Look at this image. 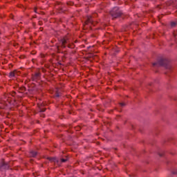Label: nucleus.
I'll return each instance as SVG.
<instances>
[{
	"label": "nucleus",
	"instance_id": "f257e3e1",
	"mask_svg": "<svg viewBox=\"0 0 177 177\" xmlns=\"http://www.w3.org/2000/svg\"><path fill=\"white\" fill-rule=\"evenodd\" d=\"M68 39L67 37H64L62 40V48H66V44H67Z\"/></svg>",
	"mask_w": 177,
	"mask_h": 177
},
{
	"label": "nucleus",
	"instance_id": "f03ea898",
	"mask_svg": "<svg viewBox=\"0 0 177 177\" xmlns=\"http://www.w3.org/2000/svg\"><path fill=\"white\" fill-rule=\"evenodd\" d=\"M89 23H92L91 17H88L87 20L85 21V24H89Z\"/></svg>",
	"mask_w": 177,
	"mask_h": 177
},
{
	"label": "nucleus",
	"instance_id": "7ed1b4c3",
	"mask_svg": "<svg viewBox=\"0 0 177 177\" xmlns=\"http://www.w3.org/2000/svg\"><path fill=\"white\" fill-rule=\"evenodd\" d=\"M111 15L113 16V17L117 18V17H120V16H121L120 13L118 14H111Z\"/></svg>",
	"mask_w": 177,
	"mask_h": 177
},
{
	"label": "nucleus",
	"instance_id": "20e7f679",
	"mask_svg": "<svg viewBox=\"0 0 177 177\" xmlns=\"http://www.w3.org/2000/svg\"><path fill=\"white\" fill-rule=\"evenodd\" d=\"M15 71L10 72L9 73V77H15Z\"/></svg>",
	"mask_w": 177,
	"mask_h": 177
},
{
	"label": "nucleus",
	"instance_id": "39448f33",
	"mask_svg": "<svg viewBox=\"0 0 177 177\" xmlns=\"http://www.w3.org/2000/svg\"><path fill=\"white\" fill-rule=\"evenodd\" d=\"M50 161H56V158H48Z\"/></svg>",
	"mask_w": 177,
	"mask_h": 177
},
{
	"label": "nucleus",
	"instance_id": "423d86ee",
	"mask_svg": "<svg viewBox=\"0 0 177 177\" xmlns=\"http://www.w3.org/2000/svg\"><path fill=\"white\" fill-rule=\"evenodd\" d=\"M162 62H164V59H162V60L159 61L158 63V64L159 66H162Z\"/></svg>",
	"mask_w": 177,
	"mask_h": 177
},
{
	"label": "nucleus",
	"instance_id": "0eeeda50",
	"mask_svg": "<svg viewBox=\"0 0 177 177\" xmlns=\"http://www.w3.org/2000/svg\"><path fill=\"white\" fill-rule=\"evenodd\" d=\"M30 153L32 156V157H35V156H37V152H30Z\"/></svg>",
	"mask_w": 177,
	"mask_h": 177
},
{
	"label": "nucleus",
	"instance_id": "6e6552de",
	"mask_svg": "<svg viewBox=\"0 0 177 177\" xmlns=\"http://www.w3.org/2000/svg\"><path fill=\"white\" fill-rule=\"evenodd\" d=\"M176 25V24L175 22H171V27H175Z\"/></svg>",
	"mask_w": 177,
	"mask_h": 177
},
{
	"label": "nucleus",
	"instance_id": "1a4fd4ad",
	"mask_svg": "<svg viewBox=\"0 0 177 177\" xmlns=\"http://www.w3.org/2000/svg\"><path fill=\"white\" fill-rule=\"evenodd\" d=\"M66 161H67V159H64V158L61 159L62 162H66Z\"/></svg>",
	"mask_w": 177,
	"mask_h": 177
},
{
	"label": "nucleus",
	"instance_id": "9d476101",
	"mask_svg": "<svg viewBox=\"0 0 177 177\" xmlns=\"http://www.w3.org/2000/svg\"><path fill=\"white\" fill-rule=\"evenodd\" d=\"M156 65H157L156 63H153V66H156Z\"/></svg>",
	"mask_w": 177,
	"mask_h": 177
},
{
	"label": "nucleus",
	"instance_id": "9b49d317",
	"mask_svg": "<svg viewBox=\"0 0 177 177\" xmlns=\"http://www.w3.org/2000/svg\"><path fill=\"white\" fill-rule=\"evenodd\" d=\"M121 104V106H124V104Z\"/></svg>",
	"mask_w": 177,
	"mask_h": 177
},
{
	"label": "nucleus",
	"instance_id": "f8f14e48",
	"mask_svg": "<svg viewBox=\"0 0 177 177\" xmlns=\"http://www.w3.org/2000/svg\"><path fill=\"white\" fill-rule=\"evenodd\" d=\"M35 12H37V10H35Z\"/></svg>",
	"mask_w": 177,
	"mask_h": 177
}]
</instances>
